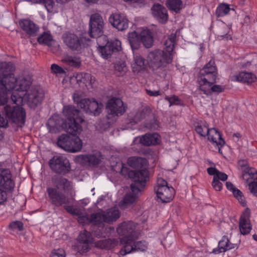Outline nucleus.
<instances>
[{
  "mask_svg": "<svg viewBox=\"0 0 257 257\" xmlns=\"http://www.w3.org/2000/svg\"><path fill=\"white\" fill-rule=\"evenodd\" d=\"M52 182L56 189H62L68 191L71 197H74L75 192L72 188V183L67 179L60 176L54 175L52 178Z\"/></svg>",
  "mask_w": 257,
  "mask_h": 257,
  "instance_id": "19",
  "label": "nucleus"
},
{
  "mask_svg": "<svg viewBox=\"0 0 257 257\" xmlns=\"http://www.w3.org/2000/svg\"><path fill=\"white\" fill-rule=\"evenodd\" d=\"M141 43L147 48H151L153 44V38L151 32L149 30H144L140 33Z\"/></svg>",
  "mask_w": 257,
  "mask_h": 257,
  "instance_id": "32",
  "label": "nucleus"
},
{
  "mask_svg": "<svg viewBox=\"0 0 257 257\" xmlns=\"http://www.w3.org/2000/svg\"><path fill=\"white\" fill-rule=\"evenodd\" d=\"M26 112L22 106L6 105L0 108V127H6L8 124V119L11 120L18 126L22 127L25 122Z\"/></svg>",
  "mask_w": 257,
  "mask_h": 257,
  "instance_id": "2",
  "label": "nucleus"
},
{
  "mask_svg": "<svg viewBox=\"0 0 257 257\" xmlns=\"http://www.w3.org/2000/svg\"><path fill=\"white\" fill-rule=\"evenodd\" d=\"M213 84V83H209V86L208 87L206 86V88L199 87V90L201 91L203 94L207 95H211L212 92L219 93L224 91L225 89L224 86L220 85H212ZM204 87L206 88V86Z\"/></svg>",
  "mask_w": 257,
  "mask_h": 257,
  "instance_id": "34",
  "label": "nucleus"
},
{
  "mask_svg": "<svg viewBox=\"0 0 257 257\" xmlns=\"http://www.w3.org/2000/svg\"><path fill=\"white\" fill-rule=\"evenodd\" d=\"M166 5L168 8L178 13L182 8V2L181 0H167Z\"/></svg>",
  "mask_w": 257,
  "mask_h": 257,
  "instance_id": "41",
  "label": "nucleus"
},
{
  "mask_svg": "<svg viewBox=\"0 0 257 257\" xmlns=\"http://www.w3.org/2000/svg\"><path fill=\"white\" fill-rule=\"evenodd\" d=\"M158 138L157 133L147 134L140 138V143L146 146L155 145L158 143Z\"/></svg>",
  "mask_w": 257,
  "mask_h": 257,
  "instance_id": "33",
  "label": "nucleus"
},
{
  "mask_svg": "<svg viewBox=\"0 0 257 257\" xmlns=\"http://www.w3.org/2000/svg\"><path fill=\"white\" fill-rule=\"evenodd\" d=\"M72 135L63 134L59 137L57 140V145L64 150L70 152L72 148L70 146Z\"/></svg>",
  "mask_w": 257,
  "mask_h": 257,
  "instance_id": "29",
  "label": "nucleus"
},
{
  "mask_svg": "<svg viewBox=\"0 0 257 257\" xmlns=\"http://www.w3.org/2000/svg\"><path fill=\"white\" fill-rule=\"evenodd\" d=\"M37 41L39 44L49 46L51 45L52 37L50 34L44 32L38 37Z\"/></svg>",
  "mask_w": 257,
  "mask_h": 257,
  "instance_id": "43",
  "label": "nucleus"
},
{
  "mask_svg": "<svg viewBox=\"0 0 257 257\" xmlns=\"http://www.w3.org/2000/svg\"><path fill=\"white\" fill-rule=\"evenodd\" d=\"M15 187V183L12 179V175L9 169L2 167L0 163V188L6 191H12Z\"/></svg>",
  "mask_w": 257,
  "mask_h": 257,
  "instance_id": "18",
  "label": "nucleus"
},
{
  "mask_svg": "<svg viewBox=\"0 0 257 257\" xmlns=\"http://www.w3.org/2000/svg\"><path fill=\"white\" fill-rule=\"evenodd\" d=\"M240 233L246 235L249 233L251 229V226H239Z\"/></svg>",
  "mask_w": 257,
  "mask_h": 257,
  "instance_id": "59",
  "label": "nucleus"
},
{
  "mask_svg": "<svg viewBox=\"0 0 257 257\" xmlns=\"http://www.w3.org/2000/svg\"><path fill=\"white\" fill-rule=\"evenodd\" d=\"M101 159L100 153H96L92 155H78L75 158V162L82 165L96 166L100 163Z\"/></svg>",
  "mask_w": 257,
  "mask_h": 257,
  "instance_id": "23",
  "label": "nucleus"
},
{
  "mask_svg": "<svg viewBox=\"0 0 257 257\" xmlns=\"http://www.w3.org/2000/svg\"><path fill=\"white\" fill-rule=\"evenodd\" d=\"M135 251H145L148 248V242L145 240L135 241L134 242Z\"/></svg>",
  "mask_w": 257,
  "mask_h": 257,
  "instance_id": "47",
  "label": "nucleus"
},
{
  "mask_svg": "<svg viewBox=\"0 0 257 257\" xmlns=\"http://www.w3.org/2000/svg\"><path fill=\"white\" fill-rule=\"evenodd\" d=\"M231 9L226 4H221L216 9V15L218 17H223L227 15Z\"/></svg>",
  "mask_w": 257,
  "mask_h": 257,
  "instance_id": "45",
  "label": "nucleus"
},
{
  "mask_svg": "<svg viewBox=\"0 0 257 257\" xmlns=\"http://www.w3.org/2000/svg\"><path fill=\"white\" fill-rule=\"evenodd\" d=\"M104 22L98 13L91 15L89 21V35L92 38H102L103 33Z\"/></svg>",
  "mask_w": 257,
  "mask_h": 257,
  "instance_id": "12",
  "label": "nucleus"
},
{
  "mask_svg": "<svg viewBox=\"0 0 257 257\" xmlns=\"http://www.w3.org/2000/svg\"><path fill=\"white\" fill-rule=\"evenodd\" d=\"M218 170L216 168L210 167L207 169V172L210 175H213L214 177L216 176Z\"/></svg>",
  "mask_w": 257,
  "mask_h": 257,
  "instance_id": "63",
  "label": "nucleus"
},
{
  "mask_svg": "<svg viewBox=\"0 0 257 257\" xmlns=\"http://www.w3.org/2000/svg\"><path fill=\"white\" fill-rule=\"evenodd\" d=\"M30 85V81L25 78L20 80L19 84H17L16 91L13 92L11 95V100L13 103L21 106L23 102V95L29 90L28 89Z\"/></svg>",
  "mask_w": 257,
  "mask_h": 257,
  "instance_id": "14",
  "label": "nucleus"
},
{
  "mask_svg": "<svg viewBox=\"0 0 257 257\" xmlns=\"http://www.w3.org/2000/svg\"><path fill=\"white\" fill-rule=\"evenodd\" d=\"M165 99L169 101V106H171L172 105H181V100L179 98V97L175 95H173L172 96H166Z\"/></svg>",
  "mask_w": 257,
  "mask_h": 257,
  "instance_id": "51",
  "label": "nucleus"
},
{
  "mask_svg": "<svg viewBox=\"0 0 257 257\" xmlns=\"http://www.w3.org/2000/svg\"><path fill=\"white\" fill-rule=\"evenodd\" d=\"M153 17L160 23H165L168 20V14L166 9L162 5L155 4L151 9Z\"/></svg>",
  "mask_w": 257,
  "mask_h": 257,
  "instance_id": "25",
  "label": "nucleus"
},
{
  "mask_svg": "<svg viewBox=\"0 0 257 257\" xmlns=\"http://www.w3.org/2000/svg\"><path fill=\"white\" fill-rule=\"evenodd\" d=\"M135 64L138 67L137 70H140L144 68L145 59L141 56L135 57Z\"/></svg>",
  "mask_w": 257,
  "mask_h": 257,
  "instance_id": "52",
  "label": "nucleus"
},
{
  "mask_svg": "<svg viewBox=\"0 0 257 257\" xmlns=\"http://www.w3.org/2000/svg\"><path fill=\"white\" fill-rule=\"evenodd\" d=\"M73 249L76 252V254L83 255L89 250L90 246L87 243L77 241V242L73 246Z\"/></svg>",
  "mask_w": 257,
  "mask_h": 257,
  "instance_id": "38",
  "label": "nucleus"
},
{
  "mask_svg": "<svg viewBox=\"0 0 257 257\" xmlns=\"http://www.w3.org/2000/svg\"><path fill=\"white\" fill-rule=\"evenodd\" d=\"M0 188V205L5 202L7 199V194L6 191H4Z\"/></svg>",
  "mask_w": 257,
  "mask_h": 257,
  "instance_id": "61",
  "label": "nucleus"
},
{
  "mask_svg": "<svg viewBox=\"0 0 257 257\" xmlns=\"http://www.w3.org/2000/svg\"><path fill=\"white\" fill-rule=\"evenodd\" d=\"M73 99L75 103L86 112L93 114L94 115H99L103 107L102 104L99 103L94 99L84 98L80 99L79 96H73Z\"/></svg>",
  "mask_w": 257,
  "mask_h": 257,
  "instance_id": "9",
  "label": "nucleus"
},
{
  "mask_svg": "<svg viewBox=\"0 0 257 257\" xmlns=\"http://www.w3.org/2000/svg\"><path fill=\"white\" fill-rule=\"evenodd\" d=\"M234 197L236 198L238 202L243 206L246 205V202L242 193L237 188L232 192Z\"/></svg>",
  "mask_w": 257,
  "mask_h": 257,
  "instance_id": "48",
  "label": "nucleus"
},
{
  "mask_svg": "<svg viewBox=\"0 0 257 257\" xmlns=\"http://www.w3.org/2000/svg\"><path fill=\"white\" fill-rule=\"evenodd\" d=\"M208 127V124L206 122L199 123L195 126V131L200 136L206 137L210 130Z\"/></svg>",
  "mask_w": 257,
  "mask_h": 257,
  "instance_id": "42",
  "label": "nucleus"
},
{
  "mask_svg": "<svg viewBox=\"0 0 257 257\" xmlns=\"http://www.w3.org/2000/svg\"><path fill=\"white\" fill-rule=\"evenodd\" d=\"M62 61L70 66L79 67L81 65V60L79 57H73L69 55L63 56Z\"/></svg>",
  "mask_w": 257,
  "mask_h": 257,
  "instance_id": "37",
  "label": "nucleus"
},
{
  "mask_svg": "<svg viewBox=\"0 0 257 257\" xmlns=\"http://www.w3.org/2000/svg\"><path fill=\"white\" fill-rule=\"evenodd\" d=\"M22 29L29 37H35L39 31V27L33 21L29 19H24L19 22Z\"/></svg>",
  "mask_w": 257,
  "mask_h": 257,
  "instance_id": "24",
  "label": "nucleus"
},
{
  "mask_svg": "<svg viewBox=\"0 0 257 257\" xmlns=\"http://www.w3.org/2000/svg\"><path fill=\"white\" fill-rule=\"evenodd\" d=\"M226 187L228 190L231 192H232L234 189H236V187L230 182H226Z\"/></svg>",
  "mask_w": 257,
  "mask_h": 257,
  "instance_id": "64",
  "label": "nucleus"
},
{
  "mask_svg": "<svg viewBox=\"0 0 257 257\" xmlns=\"http://www.w3.org/2000/svg\"><path fill=\"white\" fill-rule=\"evenodd\" d=\"M109 22L118 31H123L128 28V20L122 14L113 13L109 18Z\"/></svg>",
  "mask_w": 257,
  "mask_h": 257,
  "instance_id": "22",
  "label": "nucleus"
},
{
  "mask_svg": "<svg viewBox=\"0 0 257 257\" xmlns=\"http://www.w3.org/2000/svg\"><path fill=\"white\" fill-rule=\"evenodd\" d=\"M127 164L130 167L137 169V170L129 171L128 176L130 177L131 172L142 173L145 171L147 172V176L145 177V183H146L149 177V172L147 169V160L141 157H131L128 159Z\"/></svg>",
  "mask_w": 257,
  "mask_h": 257,
  "instance_id": "17",
  "label": "nucleus"
},
{
  "mask_svg": "<svg viewBox=\"0 0 257 257\" xmlns=\"http://www.w3.org/2000/svg\"><path fill=\"white\" fill-rule=\"evenodd\" d=\"M238 243H233L230 242L226 236H223L218 242V252H224L227 250L237 248Z\"/></svg>",
  "mask_w": 257,
  "mask_h": 257,
  "instance_id": "30",
  "label": "nucleus"
},
{
  "mask_svg": "<svg viewBox=\"0 0 257 257\" xmlns=\"http://www.w3.org/2000/svg\"><path fill=\"white\" fill-rule=\"evenodd\" d=\"M44 93L40 88H32L23 95V100L27 101L29 106L32 108H36L41 103L43 97Z\"/></svg>",
  "mask_w": 257,
  "mask_h": 257,
  "instance_id": "15",
  "label": "nucleus"
},
{
  "mask_svg": "<svg viewBox=\"0 0 257 257\" xmlns=\"http://www.w3.org/2000/svg\"><path fill=\"white\" fill-rule=\"evenodd\" d=\"M232 80L244 83L250 84L254 82L256 77L254 74L250 72H241L233 76Z\"/></svg>",
  "mask_w": 257,
  "mask_h": 257,
  "instance_id": "28",
  "label": "nucleus"
},
{
  "mask_svg": "<svg viewBox=\"0 0 257 257\" xmlns=\"http://www.w3.org/2000/svg\"><path fill=\"white\" fill-rule=\"evenodd\" d=\"M107 41L104 46L99 45V51L101 56L107 59L110 57L113 52H118L121 50V42L117 40L109 41L105 36H102L97 40V43H100L101 40Z\"/></svg>",
  "mask_w": 257,
  "mask_h": 257,
  "instance_id": "11",
  "label": "nucleus"
},
{
  "mask_svg": "<svg viewBox=\"0 0 257 257\" xmlns=\"http://www.w3.org/2000/svg\"><path fill=\"white\" fill-rule=\"evenodd\" d=\"M105 222L111 223L115 221L120 217V212L117 208H111L104 211Z\"/></svg>",
  "mask_w": 257,
  "mask_h": 257,
  "instance_id": "31",
  "label": "nucleus"
},
{
  "mask_svg": "<svg viewBox=\"0 0 257 257\" xmlns=\"http://www.w3.org/2000/svg\"><path fill=\"white\" fill-rule=\"evenodd\" d=\"M64 44L71 51L80 53L83 48L82 39L77 35L72 33H66L63 36Z\"/></svg>",
  "mask_w": 257,
  "mask_h": 257,
  "instance_id": "16",
  "label": "nucleus"
},
{
  "mask_svg": "<svg viewBox=\"0 0 257 257\" xmlns=\"http://www.w3.org/2000/svg\"><path fill=\"white\" fill-rule=\"evenodd\" d=\"M63 112L67 117V120L63 122L62 127L68 134L72 135L70 145L72 148V150H70V152H79L82 148V142L76 135L82 130L80 123L84 121V118L81 111L72 105L65 106Z\"/></svg>",
  "mask_w": 257,
  "mask_h": 257,
  "instance_id": "1",
  "label": "nucleus"
},
{
  "mask_svg": "<svg viewBox=\"0 0 257 257\" xmlns=\"http://www.w3.org/2000/svg\"><path fill=\"white\" fill-rule=\"evenodd\" d=\"M50 257H65V252L62 249L52 251Z\"/></svg>",
  "mask_w": 257,
  "mask_h": 257,
  "instance_id": "55",
  "label": "nucleus"
},
{
  "mask_svg": "<svg viewBox=\"0 0 257 257\" xmlns=\"http://www.w3.org/2000/svg\"><path fill=\"white\" fill-rule=\"evenodd\" d=\"M106 109L108 113L113 116L121 115L125 111L122 101L115 97H113L108 101Z\"/></svg>",
  "mask_w": 257,
  "mask_h": 257,
  "instance_id": "20",
  "label": "nucleus"
},
{
  "mask_svg": "<svg viewBox=\"0 0 257 257\" xmlns=\"http://www.w3.org/2000/svg\"><path fill=\"white\" fill-rule=\"evenodd\" d=\"M47 192L50 202L56 207L71 204L74 200V197L70 196V197L68 198L55 188L49 187L47 189Z\"/></svg>",
  "mask_w": 257,
  "mask_h": 257,
  "instance_id": "10",
  "label": "nucleus"
},
{
  "mask_svg": "<svg viewBox=\"0 0 257 257\" xmlns=\"http://www.w3.org/2000/svg\"><path fill=\"white\" fill-rule=\"evenodd\" d=\"M51 69L52 72L56 74H62L65 72L61 67L55 64H53L51 65Z\"/></svg>",
  "mask_w": 257,
  "mask_h": 257,
  "instance_id": "54",
  "label": "nucleus"
},
{
  "mask_svg": "<svg viewBox=\"0 0 257 257\" xmlns=\"http://www.w3.org/2000/svg\"><path fill=\"white\" fill-rule=\"evenodd\" d=\"M11 69L7 71L5 75H3L0 86V105L7 102L8 98L6 94L13 90L16 91L18 81L12 73L14 70L13 64L11 63Z\"/></svg>",
  "mask_w": 257,
  "mask_h": 257,
  "instance_id": "5",
  "label": "nucleus"
},
{
  "mask_svg": "<svg viewBox=\"0 0 257 257\" xmlns=\"http://www.w3.org/2000/svg\"><path fill=\"white\" fill-rule=\"evenodd\" d=\"M64 208L67 211V212L73 215L78 216V218L80 216H82V215H81L80 210L78 208H74L72 205H67V204L64 205Z\"/></svg>",
  "mask_w": 257,
  "mask_h": 257,
  "instance_id": "50",
  "label": "nucleus"
},
{
  "mask_svg": "<svg viewBox=\"0 0 257 257\" xmlns=\"http://www.w3.org/2000/svg\"><path fill=\"white\" fill-rule=\"evenodd\" d=\"M176 36L175 34H172L165 41L164 45L165 46V50L166 55H169L170 58H172V55L173 51L174 48V45L176 41Z\"/></svg>",
  "mask_w": 257,
  "mask_h": 257,
  "instance_id": "35",
  "label": "nucleus"
},
{
  "mask_svg": "<svg viewBox=\"0 0 257 257\" xmlns=\"http://www.w3.org/2000/svg\"><path fill=\"white\" fill-rule=\"evenodd\" d=\"M145 127L150 130H157L158 127V124L155 119H153L149 123H146Z\"/></svg>",
  "mask_w": 257,
  "mask_h": 257,
  "instance_id": "58",
  "label": "nucleus"
},
{
  "mask_svg": "<svg viewBox=\"0 0 257 257\" xmlns=\"http://www.w3.org/2000/svg\"><path fill=\"white\" fill-rule=\"evenodd\" d=\"M92 239L91 233L86 230L81 232L77 238V241L87 243L89 245L92 242Z\"/></svg>",
  "mask_w": 257,
  "mask_h": 257,
  "instance_id": "39",
  "label": "nucleus"
},
{
  "mask_svg": "<svg viewBox=\"0 0 257 257\" xmlns=\"http://www.w3.org/2000/svg\"><path fill=\"white\" fill-rule=\"evenodd\" d=\"M114 70L116 74L118 76H123L127 70L124 62H118L114 65Z\"/></svg>",
  "mask_w": 257,
  "mask_h": 257,
  "instance_id": "46",
  "label": "nucleus"
},
{
  "mask_svg": "<svg viewBox=\"0 0 257 257\" xmlns=\"http://www.w3.org/2000/svg\"><path fill=\"white\" fill-rule=\"evenodd\" d=\"M212 185L216 191H220L222 189V184L215 178H213L212 182Z\"/></svg>",
  "mask_w": 257,
  "mask_h": 257,
  "instance_id": "56",
  "label": "nucleus"
},
{
  "mask_svg": "<svg viewBox=\"0 0 257 257\" xmlns=\"http://www.w3.org/2000/svg\"><path fill=\"white\" fill-rule=\"evenodd\" d=\"M50 168L54 172L65 175L70 170L69 160L63 156H54L49 161Z\"/></svg>",
  "mask_w": 257,
  "mask_h": 257,
  "instance_id": "13",
  "label": "nucleus"
},
{
  "mask_svg": "<svg viewBox=\"0 0 257 257\" xmlns=\"http://www.w3.org/2000/svg\"><path fill=\"white\" fill-rule=\"evenodd\" d=\"M242 178L243 179L248 180L249 178L257 180V173L255 172L253 168L246 166L242 170Z\"/></svg>",
  "mask_w": 257,
  "mask_h": 257,
  "instance_id": "40",
  "label": "nucleus"
},
{
  "mask_svg": "<svg viewBox=\"0 0 257 257\" xmlns=\"http://www.w3.org/2000/svg\"><path fill=\"white\" fill-rule=\"evenodd\" d=\"M154 190L158 199L163 203L169 202L175 194L174 189L172 187L168 186L166 181L161 178L158 179Z\"/></svg>",
  "mask_w": 257,
  "mask_h": 257,
  "instance_id": "8",
  "label": "nucleus"
},
{
  "mask_svg": "<svg viewBox=\"0 0 257 257\" xmlns=\"http://www.w3.org/2000/svg\"><path fill=\"white\" fill-rule=\"evenodd\" d=\"M208 140L216 144L218 146L219 152L220 151V148L225 144L224 140L222 138L221 134L215 128H210V130L207 135Z\"/></svg>",
  "mask_w": 257,
  "mask_h": 257,
  "instance_id": "27",
  "label": "nucleus"
},
{
  "mask_svg": "<svg viewBox=\"0 0 257 257\" xmlns=\"http://www.w3.org/2000/svg\"><path fill=\"white\" fill-rule=\"evenodd\" d=\"M249 188L250 190V192L253 195L257 197V182H252L249 184Z\"/></svg>",
  "mask_w": 257,
  "mask_h": 257,
  "instance_id": "57",
  "label": "nucleus"
},
{
  "mask_svg": "<svg viewBox=\"0 0 257 257\" xmlns=\"http://www.w3.org/2000/svg\"><path fill=\"white\" fill-rule=\"evenodd\" d=\"M11 62H3L0 64V86L1 85V80L3 75H5L9 69H11Z\"/></svg>",
  "mask_w": 257,
  "mask_h": 257,
  "instance_id": "49",
  "label": "nucleus"
},
{
  "mask_svg": "<svg viewBox=\"0 0 257 257\" xmlns=\"http://www.w3.org/2000/svg\"><path fill=\"white\" fill-rule=\"evenodd\" d=\"M249 215L247 212L244 213L240 217L239 225H250Z\"/></svg>",
  "mask_w": 257,
  "mask_h": 257,
  "instance_id": "53",
  "label": "nucleus"
},
{
  "mask_svg": "<svg viewBox=\"0 0 257 257\" xmlns=\"http://www.w3.org/2000/svg\"><path fill=\"white\" fill-rule=\"evenodd\" d=\"M79 223H92L93 225H100L105 222L104 211L95 212L89 214H85L78 218Z\"/></svg>",
  "mask_w": 257,
  "mask_h": 257,
  "instance_id": "21",
  "label": "nucleus"
},
{
  "mask_svg": "<svg viewBox=\"0 0 257 257\" xmlns=\"http://www.w3.org/2000/svg\"><path fill=\"white\" fill-rule=\"evenodd\" d=\"M213 178H215L217 180H220L222 181H225L227 179V175L224 173L218 171L216 176L215 177H213Z\"/></svg>",
  "mask_w": 257,
  "mask_h": 257,
  "instance_id": "60",
  "label": "nucleus"
},
{
  "mask_svg": "<svg viewBox=\"0 0 257 257\" xmlns=\"http://www.w3.org/2000/svg\"><path fill=\"white\" fill-rule=\"evenodd\" d=\"M33 3H42L43 4L48 12H52L54 2L53 0H27Z\"/></svg>",
  "mask_w": 257,
  "mask_h": 257,
  "instance_id": "44",
  "label": "nucleus"
},
{
  "mask_svg": "<svg viewBox=\"0 0 257 257\" xmlns=\"http://www.w3.org/2000/svg\"><path fill=\"white\" fill-rule=\"evenodd\" d=\"M147 94L152 96H157L161 95V93L159 90L152 91L151 90H146Z\"/></svg>",
  "mask_w": 257,
  "mask_h": 257,
  "instance_id": "62",
  "label": "nucleus"
},
{
  "mask_svg": "<svg viewBox=\"0 0 257 257\" xmlns=\"http://www.w3.org/2000/svg\"><path fill=\"white\" fill-rule=\"evenodd\" d=\"M172 58L166 55L164 51L157 49L150 52L147 57L149 66L153 71L162 69L167 64L171 63Z\"/></svg>",
  "mask_w": 257,
  "mask_h": 257,
  "instance_id": "7",
  "label": "nucleus"
},
{
  "mask_svg": "<svg viewBox=\"0 0 257 257\" xmlns=\"http://www.w3.org/2000/svg\"><path fill=\"white\" fill-rule=\"evenodd\" d=\"M128 40L133 50L139 48L141 45L140 35H138L136 31L128 33Z\"/></svg>",
  "mask_w": 257,
  "mask_h": 257,
  "instance_id": "36",
  "label": "nucleus"
},
{
  "mask_svg": "<svg viewBox=\"0 0 257 257\" xmlns=\"http://www.w3.org/2000/svg\"><path fill=\"white\" fill-rule=\"evenodd\" d=\"M217 75V69L214 60H210L200 70L198 78L199 87L206 88L209 83H214Z\"/></svg>",
  "mask_w": 257,
  "mask_h": 257,
  "instance_id": "6",
  "label": "nucleus"
},
{
  "mask_svg": "<svg viewBox=\"0 0 257 257\" xmlns=\"http://www.w3.org/2000/svg\"><path fill=\"white\" fill-rule=\"evenodd\" d=\"M136 226H118L117 233L122 237L120 238L121 244H124V254L135 251L132 242L137 239L141 235V231L135 228Z\"/></svg>",
  "mask_w": 257,
  "mask_h": 257,
  "instance_id": "3",
  "label": "nucleus"
},
{
  "mask_svg": "<svg viewBox=\"0 0 257 257\" xmlns=\"http://www.w3.org/2000/svg\"><path fill=\"white\" fill-rule=\"evenodd\" d=\"M147 172L144 171L142 173L131 172L130 178L133 180V183L131 185L132 192L125 195L123 202L125 204H132L136 201L138 194L144 188L146 183L145 177Z\"/></svg>",
  "mask_w": 257,
  "mask_h": 257,
  "instance_id": "4",
  "label": "nucleus"
},
{
  "mask_svg": "<svg viewBox=\"0 0 257 257\" xmlns=\"http://www.w3.org/2000/svg\"><path fill=\"white\" fill-rule=\"evenodd\" d=\"M114 229L112 226H91L90 230L95 236L105 238L108 236L110 231Z\"/></svg>",
  "mask_w": 257,
  "mask_h": 257,
  "instance_id": "26",
  "label": "nucleus"
}]
</instances>
